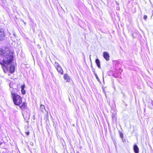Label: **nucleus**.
Wrapping results in <instances>:
<instances>
[{
	"instance_id": "nucleus-16",
	"label": "nucleus",
	"mask_w": 153,
	"mask_h": 153,
	"mask_svg": "<svg viewBox=\"0 0 153 153\" xmlns=\"http://www.w3.org/2000/svg\"><path fill=\"white\" fill-rule=\"evenodd\" d=\"M147 18V16L146 15L144 16L143 17V18L145 19L146 20Z\"/></svg>"
},
{
	"instance_id": "nucleus-9",
	"label": "nucleus",
	"mask_w": 153,
	"mask_h": 153,
	"mask_svg": "<svg viewBox=\"0 0 153 153\" xmlns=\"http://www.w3.org/2000/svg\"><path fill=\"white\" fill-rule=\"evenodd\" d=\"M134 150L135 153H138L139 152V148L136 145L134 146Z\"/></svg>"
},
{
	"instance_id": "nucleus-3",
	"label": "nucleus",
	"mask_w": 153,
	"mask_h": 153,
	"mask_svg": "<svg viewBox=\"0 0 153 153\" xmlns=\"http://www.w3.org/2000/svg\"><path fill=\"white\" fill-rule=\"evenodd\" d=\"M16 105L18 106L20 109L22 111H24L27 108L26 103L25 102H23V100L20 102V103Z\"/></svg>"
},
{
	"instance_id": "nucleus-2",
	"label": "nucleus",
	"mask_w": 153,
	"mask_h": 153,
	"mask_svg": "<svg viewBox=\"0 0 153 153\" xmlns=\"http://www.w3.org/2000/svg\"><path fill=\"white\" fill-rule=\"evenodd\" d=\"M13 102L14 105H16L20 103L23 100L22 97L18 94L14 93L13 91L11 92Z\"/></svg>"
},
{
	"instance_id": "nucleus-12",
	"label": "nucleus",
	"mask_w": 153,
	"mask_h": 153,
	"mask_svg": "<svg viewBox=\"0 0 153 153\" xmlns=\"http://www.w3.org/2000/svg\"><path fill=\"white\" fill-rule=\"evenodd\" d=\"M40 108L41 109H45V105L42 104L40 105Z\"/></svg>"
},
{
	"instance_id": "nucleus-17",
	"label": "nucleus",
	"mask_w": 153,
	"mask_h": 153,
	"mask_svg": "<svg viewBox=\"0 0 153 153\" xmlns=\"http://www.w3.org/2000/svg\"><path fill=\"white\" fill-rule=\"evenodd\" d=\"M2 143L0 141V145Z\"/></svg>"
},
{
	"instance_id": "nucleus-14",
	"label": "nucleus",
	"mask_w": 153,
	"mask_h": 153,
	"mask_svg": "<svg viewBox=\"0 0 153 153\" xmlns=\"http://www.w3.org/2000/svg\"><path fill=\"white\" fill-rule=\"evenodd\" d=\"M120 136L121 138H122V139L123 138V134L122 133H120Z\"/></svg>"
},
{
	"instance_id": "nucleus-15",
	"label": "nucleus",
	"mask_w": 153,
	"mask_h": 153,
	"mask_svg": "<svg viewBox=\"0 0 153 153\" xmlns=\"http://www.w3.org/2000/svg\"><path fill=\"white\" fill-rule=\"evenodd\" d=\"M25 133H26V134L27 135H28L29 134H30V132L28 131L25 132Z\"/></svg>"
},
{
	"instance_id": "nucleus-19",
	"label": "nucleus",
	"mask_w": 153,
	"mask_h": 153,
	"mask_svg": "<svg viewBox=\"0 0 153 153\" xmlns=\"http://www.w3.org/2000/svg\"><path fill=\"white\" fill-rule=\"evenodd\" d=\"M8 75H9V76H10V74H8Z\"/></svg>"
},
{
	"instance_id": "nucleus-10",
	"label": "nucleus",
	"mask_w": 153,
	"mask_h": 153,
	"mask_svg": "<svg viewBox=\"0 0 153 153\" xmlns=\"http://www.w3.org/2000/svg\"><path fill=\"white\" fill-rule=\"evenodd\" d=\"M96 63L98 68H100V61L98 59H96L95 60Z\"/></svg>"
},
{
	"instance_id": "nucleus-13",
	"label": "nucleus",
	"mask_w": 153,
	"mask_h": 153,
	"mask_svg": "<svg viewBox=\"0 0 153 153\" xmlns=\"http://www.w3.org/2000/svg\"><path fill=\"white\" fill-rule=\"evenodd\" d=\"M94 75L96 77V79H97L99 81V79L98 76V75H97V74L96 73H94Z\"/></svg>"
},
{
	"instance_id": "nucleus-4",
	"label": "nucleus",
	"mask_w": 153,
	"mask_h": 153,
	"mask_svg": "<svg viewBox=\"0 0 153 153\" xmlns=\"http://www.w3.org/2000/svg\"><path fill=\"white\" fill-rule=\"evenodd\" d=\"M5 36V34L4 33V30L0 27V40H3Z\"/></svg>"
},
{
	"instance_id": "nucleus-18",
	"label": "nucleus",
	"mask_w": 153,
	"mask_h": 153,
	"mask_svg": "<svg viewBox=\"0 0 153 153\" xmlns=\"http://www.w3.org/2000/svg\"><path fill=\"white\" fill-rule=\"evenodd\" d=\"M76 153H79V152H76Z\"/></svg>"
},
{
	"instance_id": "nucleus-7",
	"label": "nucleus",
	"mask_w": 153,
	"mask_h": 153,
	"mask_svg": "<svg viewBox=\"0 0 153 153\" xmlns=\"http://www.w3.org/2000/svg\"><path fill=\"white\" fill-rule=\"evenodd\" d=\"M25 87V84L22 85L21 86V91L22 94L24 95L26 94V91L24 89V88Z\"/></svg>"
},
{
	"instance_id": "nucleus-5",
	"label": "nucleus",
	"mask_w": 153,
	"mask_h": 153,
	"mask_svg": "<svg viewBox=\"0 0 153 153\" xmlns=\"http://www.w3.org/2000/svg\"><path fill=\"white\" fill-rule=\"evenodd\" d=\"M104 58L107 61L109 60L110 56L109 54L106 52H104L103 53Z\"/></svg>"
},
{
	"instance_id": "nucleus-8",
	"label": "nucleus",
	"mask_w": 153,
	"mask_h": 153,
	"mask_svg": "<svg viewBox=\"0 0 153 153\" xmlns=\"http://www.w3.org/2000/svg\"><path fill=\"white\" fill-rule=\"evenodd\" d=\"M58 72L61 74H63V71L61 67L60 66L56 68Z\"/></svg>"
},
{
	"instance_id": "nucleus-1",
	"label": "nucleus",
	"mask_w": 153,
	"mask_h": 153,
	"mask_svg": "<svg viewBox=\"0 0 153 153\" xmlns=\"http://www.w3.org/2000/svg\"><path fill=\"white\" fill-rule=\"evenodd\" d=\"M0 64L4 72L5 73H13L15 68L13 65H11L13 60V52L6 47L0 48Z\"/></svg>"
},
{
	"instance_id": "nucleus-11",
	"label": "nucleus",
	"mask_w": 153,
	"mask_h": 153,
	"mask_svg": "<svg viewBox=\"0 0 153 153\" xmlns=\"http://www.w3.org/2000/svg\"><path fill=\"white\" fill-rule=\"evenodd\" d=\"M54 66L56 68L60 66V65H59V64L58 63L56 62H55V63Z\"/></svg>"
},
{
	"instance_id": "nucleus-6",
	"label": "nucleus",
	"mask_w": 153,
	"mask_h": 153,
	"mask_svg": "<svg viewBox=\"0 0 153 153\" xmlns=\"http://www.w3.org/2000/svg\"><path fill=\"white\" fill-rule=\"evenodd\" d=\"M63 78L65 80L66 82H69L70 81L71 79L68 74H64Z\"/></svg>"
}]
</instances>
